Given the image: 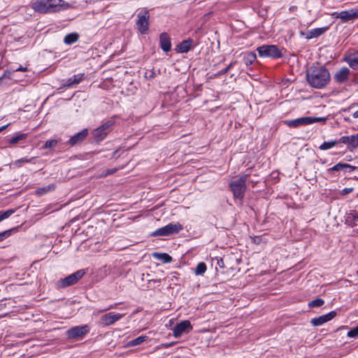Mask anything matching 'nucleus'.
Wrapping results in <instances>:
<instances>
[{
    "label": "nucleus",
    "mask_w": 358,
    "mask_h": 358,
    "mask_svg": "<svg viewBox=\"0 0 358 358\" xmlns=\"http://www.w3.org/2000/svg\"><path fill=\"white\" fill-rule=\"evenodd\" d=\"M306 78L311 87L322 89L330 81V73L324 66H313L307 71Z\"/></svg>",
    "instance_id": "1"
},
{
    "label": "nucleus",
    "mask_w": 358,
    "mask_h": 358,
    "mask_svg": "<svg viewBox=\"0 0 358 358\" xmlns=\"http://www.w3.org/2000/svg\"><path fill=\"white\" fill-rule=\"evenodd\" d=\"M248 177V174H243L238 176L236 180L230 182L229 187L234 198L240 200L243 199L247 189L246 181Z\"/></svg>",
    "instance_id": "2"
},
{
    "label": "nucleus",
    "mask_w": 358,
    "mask_h": 358,
    "mask_svg": "<svg viewBox=\"0 0 358 358\" xmlns=\"http://www.w3.org/2000/svg\"><path fill=\"white\" fill-rule=\"evenodd\" d=\"M327 120V117H301L294 120H285L284 123L289 127H298L301 125H308L315 122H325Z\"/></svg>",
    "instance_id": "3"
},
{
    "label": "nucleus",
    "mask_w": 358,
    "mask_h": 358,
    "mask_svg": "<svg viewBox=\"0 0 358 358\" xmlns=\"http://www.w3.org/2000/svg\"><path fill=\"white\" fill-rule=\"evenodd\" d=\"M259 57L280 58L282 56L281 50L275 45H263L257 48Z\"/></svg>",
    "instance_id": "4"
},
{
    "label": "nucleus",
    "mask_w": 358,
    "mask_h": 358,
    "mask_svg": "<svg viewBox=\"0 0 358 358\" xmlns=\"http://www.w3.org/2000/svg\"><path fill=\"white\" fill-rule=\"evenodd\" d=\"M85 273L86 272L85 269H80L68 275L67 277L59 280L57 283V287L62 289L75 285L80 279L84 276Z\"/></svg>",
    "instance_id": "5"
},
{
    "label": "nucleus",
    "mask_w": 358,
    "mask_h": 358,
    "mask_svg": "<svg viewBox=\"0 0 358 358\" xmlns=\"http://www.w3.org/2000/svg\"><path fill=\"white\" fill-rule=\"evenodd\" d=\"M182 229V225L179 222L169 223L153 232L156 236H168L179 233Z\"/></svg>",
    "instance_id": "6"
},
{
    "label": "nucleus",
    "mask_w": 358,
    "mask_h": 358,
    "mask_svg": "<svg viewBox=\"0 0 358 358\" xmlns=\"http://www.w3.org/2000/svg\"><path fill=\"white\" fill-rule=\"evenodd\" d=\"M113 124V122L109 120L94 129L92 132L94 138L98 141H101L104 139L109 132Z\"/></svg>",
    "instance_id": "7"
},
{
    "label": "nucleus",
    "mask_w": 358,
    "mask_h": 358,
    "mask_svg": "<svg viewBox=\"0 0 358 358\" xmlns=\"http://www.w3.org/2000/svg\"><path fill=\"white\" fill-rule=\"evenodd\" d=\"M90 331V327L85 324L81 326H76L69 329L66 335L67 337L70 339L82 338L84 335L88 333Z\"/></svg>",
    "instance_id": "8"
},
{
    "label": "nucleus",
    "mask_w": 358,
    "mask_h": 358,
    "mask_svg": "<svg viewBox=\"0 0 358 358\" xmlns=\"http://www.w3.org/2000/svg\"><path fill=\"white\" fill-rule=\"evenodd\" d=\"M192 330V326L189 320H183L177 324L173 329V336L179 338L183 334H187Z\"/></svg>",
    "instance_id": "9"
},
{
    "label": "nucleus",
    "mask_w": 358,
    "mask_h": 358,
    "mask_svg": "<svg viewBox=\"0 0 358 358\" xmlns=\"http://www.w3.org/2000/svg\"><path fill=\"white\" fill-rule=\"evenodd\" d=\"M333 15L336 18H340L343 22H347L358 18V9L335 12Z\"/></svg>",
    "instance_id": "10"
},
{
    "label": "nucleus",
    "mask_w": 358,
    "mask_h": 358,
    "mask_svg": "<svg viewBox=\"0 0 358 358\" xmlns=\"http://www.w3.org/2000/svg\"><path fill=\"white\" fill-rule=\"evenodd\" d=\"M149 17L150 15L148 11L140 12L138 14L136 24L141 34H145L148 29Z\"/></svg>",
    "instance_id": "11"
},
{
    "label": "nucleus",
    "mask_w": 358,
    "mask_h": 358,
    "mask_svg": "<svg viewBox=\"0 0 358 358\" xmlns=\"http://www.w3.org/2000/svg\"><path fill=\"white\" fill-rule=\"evenodd\" d=\"M49 13H55L66 10L70 8L68 3L64 0H48Z\"/></svg>",
    "instance_id": "12"
},
{
    "label": "nucleus",
    "mask_w": 358,
    "mask_h": 358,
    "mask_svg": "<svg viewBox=\"0 0 358 358\" xmlns=\"http://www.w3.org/2000/svg\"><path fill=\"white\" fill-rule=\"evenodd\" d=\"M339 142L347 145L350 150L356 149L358 147V133L351 136H343L339 138Z\"/></svg>",
    "instance_id": "13"
},
{
    "label": "nucleus",
    "mask_w": 358,
    "mask_h": 358,
    "mask_svg": "<svg viewBox=\"0 0 358 358\" xmlns=\"http://www.w3.org/2000/svg\"><path fill=\"white\" fill-rule=\"evenodd\" d=\"M124 316L123 314L109 313L105 314L101 317V324L104 326H109L120 320Z\"/></svg>",
    "instance_id": "14"
},
{
    "label": "nucleus",
    "mask_w": 358,
    "mask_h": 358,
    "mask_svg": "<svg viewBox=\"0 0 358 358\" xmlns=\"http://www.w3.org/2000/svg\"><path fill=\"white\" fill-rule=\"evenodd\" d=\"M30 6L36 12L40 13H49L48 0H36L31 2Z\"/></svg>",
    "instance_id": "15"
},
{
    "label": "nucleus",
    "mask_w": 358,
    "mask_h": 358,
    "mask_svg": "<svg viewBox=\"0 0 358 358\" xmlns=\"http://www.w3.org/2000/svg\"><path fill=\"white\" fill-rule=\"evenodd\" d=\"M336 315V311H331L326 315H323L320 317L312 319L310 322L313 326H320L324 323L331 320Z\"/></svg>",
    "instance_id": "16"
},
{
    "label": "nucleus",
    "mask_w": 358,
    "mask_h": 358,
    "mask_svg": "<svg viewBox=\"0 0 358 358\" xmlns=\"http://www.w3.org/2000/svg\"><path fill=\"white\" fill-rule=\"evenodd\" d=\"M349 75L350 69L347 67H343L334 74V79L338 83H343L348 80Z\"/></svg>",
    "instance_id": "17"
},
{
    "label": "nucleus",
    "mask_w": 358,
    "mask_h": 358,
    "mask_svg": "<svg viewBox=\"0 0 358 358\" xmlns=\"http://www.w3.org/2000/svg\"><path fill=\"white\" fill-rule=\"evenodd\" d=\"M160 47L166 52L171 49V43L169 36L166 33H162L159 37Z\"/></svg>",
    "instance_id": "18"
},
{
    "label": "nucleus",
    "mask_w": 358,
    "mask_h": 358,
    "mask_svg": "<svg viewBox=\"0 0 358 358\" xmlns=\"http://www.w3.org/2000/svg\"><path fill=\"white\" fill-rule=\"evenodd\" d=\"M87 134H88V130L87 129H85L82 130L81 131L77 133L74 136H73L69 140V143L71 145H74L77 144L78 143L83 141L85 138V137L87 136Z\"/></svg>",
    "instance_id": "19"
},
{
    "label": "nucleus",
    "mask_w": 358,
    "mask_h": 358,
    "mask_svg": "<svg viewBox=\"0 0 358 358\" xmlns=\"http://www.w3.org/2000/svg\"><path fill=\"white\" fill-rule=\"evenodd\" d=\"M328 29H329L328 27L313 29L307 32L306 38L311 39L313 38H317V37L322 35L324 32H326Z\"/></svg>",
    "instance_id": "20"
},
{
    "label": "nucleus",
    "mask_w": 358,
    "mask_h": 358,
    "mask_svg": "<svg viewBox=\"0 0 358 358\" xmlns=\"http://www.w3.org/2000/svg\"><path fill=\"white\" fill-rule=\"evenodd\" d=\"M345 61L352 69L358 70V51L347 56Z\"/></svg>",
    "instance_id": "21"
},
{
    "label": "nucleus",
    "mask_w": 358,
    "mask_h": 358,
    "mask_svg": "<svg viewBox=\"0 0 358 358\" xmlns=\"http://www.w3.org/2000/svg\"><path fill=\"white\" fill-rule=\"evenodd\" d=\"M345 223L349 226L354 227L358 225V211H351L345 216Z\"/></svg>",
    "instance_id": "22"
},
{
    "label": "nucleus",
    "mask_w": 358,
    "mask_h": 358,
    "mask_svg": "<svg viewBox=\"0 0 358 358\" xmlns=\"http://www.w3.org/2000/svg\"><path fill=\"white\" fill-rule=\"evenodd\" d=\"M349 169L350 171H354L355 167L346 164V163H338L331 168L327 169L328 173H331L332 171H346V169Z\"/></svg>",
    "instance_id": "23"
},
{
    "label": "nucleus",
    "mask_w": 358,
    "mask_h": 358,
    "mask_svg": "<svg viewBox=\"0 0 358 358\" xmlns=\"http://www.w3.org/2000/svg\"><path fill=\"white\" fill-rule=\"evenodd\" d=\"M83 76V73L74 75L67 80V83L65 85V86L69 87L79 84L82 81Z\"/></svg>",
    "instance_id": "24"
},
{
    "label": "nucleus",
    "mask_w": 358,
    "mask_h": 358,
    "mask_svg": "<svg viewBox=\"0 0 358 358\" xmlns=\"http://www.w3.org/2000/svg\"><path fill=\"white\" fill-rule=\"evenodd\" d=\"M152 256L162 263L166 264L172 262V257L166 253L154 252Z\"/></svg>",
    "instance_id": "25"
},
{
    "label": "nucleus",
    "mask_w": 358,
    "mask_h": 358,
    "mask_svg": "<svg viewBox=\"0 0 358 358\" xmlns=\"http://www.w3.org/2000/svg\"><path fill=\"white\" fill-rule=\"evenodd\" d=\"M148 338V337L146 336H141L136 338H134V339L127 342L126 344V347L130 348V347L139 345L142 344L143 342H145V341H147Z\"/></svg>",
    "instance_id": "26"
},
{
    "label": "nucleus",
    "mask_w": 358,
    "mask_h": 358,
    "mask_svg": "<svg viewBox=\"0 0 358 358\" xmlns=\"http://www.w3.org/2000/svg\"><path fill=\"white\" fill-rule=\"evenodd\" d=\"M192 41H184L177 46V51L179 52H187L191 48Z\"/></svg>",
    "instance_id": "27"
},
{
    "label": "nucleus",
    "mask_w": 358,
    "mask_h": 358,
    "mask_svg": "<svg viewBox=\"0 0 358 358\" xmlns=\"http://www.w3.org/2000/svg\"><path fill=\"white\" fill-rule=\"evenodd\" d=\"M55 189V185L54 184H50L47 186L38 188L36 190V193L37 195L41 196L43 195L48 192H50L51 191H53Z\"/></svg>",
    "instance_id": "28"
},
{
    "label": "nucleus",
    "mask_w": 358,
    "mask_h": 358,
    "mask_svg": "<svg viewBox=\"0 0 358 358\" xmlns=\"http://www.w3.org/2000/svg\"><path fill=\"white\" fill-rule=\"evenodd\" d=\"M338 143H341V142H339V139L338 141H325L321 144L319 148L322 150H327L332 148Z\"/></svg>",
    "instance_id": "29"
},
{
    "label": "nucleus",
    "mask_w": 358,
    "mask_h": 358,
    "mask_svg": "<svg viewBox=\"0 0 358 358\" xmlns=\"http://www.w3.org/2000/svg\"><path fill=\"white\" fill-rule=\"evenodd\" d=\"M78 39V35L76 33L67 34L64 39V42L67 45H71L76 43Z\"/></svg>",
    "instance_id": "30"
},
{
    "label": "nucleus",
    "mask_w": 358,
    "mask_h": 358,
    "mask_svg": "<svg viewBox=\"0 0 358 358\" xmlns=\"http://www.w3.org/2000/svg\"><path fill=\"white\" fill-rule=\"evenodd\" d=\"M256 54L255 52H250L245 55L244 56V62L247 66L251 65L256 59Z\"/></svg>",
    "instance_id": "31"
},
{
    "label": "nucleus",
    "mask_w": 358,
    "mask_h": 358,
    "mask_svg": "<svg viewBox=\"0 0 358 358\" xmlns=\"http://www.w3.org/2000/svg\"><path fill=\"white\" fill-rule=\"evenodd\" d=\"M206 265L204 262H200L194 268V273L196 275H203L206 271Z\"/></svg>",
    "instance_id": "32"
},
{
    "label": "nucleus",
    "mask_w": 358,
    "mask_h": 358,
    "mask_svg": "<svg viewBox=\"0 0 358 358\" xmlns=\"http://www.w3.org/2000/svg\"><path fill=\"white\" fill-rule=\"evenodd\" d=\"M36 157H31V158H29V157H23V158H21V159H19L17 160H16L15 162H14V165L20 167L21 166V163H31V164H35V160Z\"/></svg>",
    "instance_id": "33"
},
{
    "label": "nucleus",
    "mask_w": 358,
    "mask_h": 358,
    "mask_svg": "<svg viewBox=\"0 0 358 358\" xmlns=\"http://www.w3.org/2000/svg\"><path fill=\"white\" fill-rule=\"evenodd\" d=\"M15 212V209H8L6 211H0V222L8 218Z\"/></svg>",
    "instance_id": "34"
},
{
    "label": "nucleus",
    "mask_w": 358,
    "mask_h": 358,
    "mask_svg": "<svg viewBox=\"0 0 358 358\" xmlns=\"http://www.w3.org/2000/svg\"><path fill=\"white\" fill-rule=\"evenodd\" d=\"M324 303V301L322 299H316L315 300H313L311 301H310L308 303V307L312 308H315V307H320L322 306H323Z\"/></svg>",
    "instance_id": "35"
},
{
    "label": "nucleus",
    "mask_w": 358,
    "mask_h": 358,
    "mask_svg": "<svg viewBox=\"0 0 358 358\" xmlns=\"http://www.w3.org/2000/svg\"><path fill=\"white\" fill-rule=\"evenodd\" d=\"M27 134H18L16 136L11 138L9 140V143L10 144H15V143H18L19 141L25 139L27 138Z\"/></svg>",
    "instance_id": "36"
},
{
    "label": "nucleus",
    "mask_w": 358,
    "mask_h": 358,
    "mask_svg": "<svg viewBox=\"0 0 358 358\" xmlns=\"http://www.w3.org/2000/svg\"><path fill=\"white\" fill-rule=\"evenodd\" d=\"M15 229H8L2 232H0V242L9 237L12 232L15 231Z\"/></svg>",
    "instance_id": "37"
},
{
    "label": "nucleus",
    "mask_w": 358,
    "mask_h": 358,
    "mask_svg": "<svg viewBox=\"0 0 358 358\" xmlns=\"http://www.w3.org/2000/svg\"><path fill=\"white\" fill-rule=\"evenodd\" d=\"M347 336L350 338H356L358 336V326L351 329L348 333Z\"/></svg>",
    "instance_id": "38"
},
{
    "label": "nucleus",
    "mask_w": 358,
    "mask_h": 358,
    "mask_svg": "<svg viewBox=\"0 0 358 358\" xmlns=\"http://www.w3.org/2000/svg\"><path fill=\"white\" fill-rule=\"evenodd\" d=\"M57 144V141L56 140H49L47 141L44 145L45 148H50L55 146Z\"/></svg>",
    "instance_id": "39"
},
{
    "label": "nucleus",
    "mask_w": 358,
    "mask_h": 358,
    "mask_svg": "<svg viewBox=\"0 0 358 358\" xmlns=\"http://www.w3.org/2000/svg\"><path fill=\"white\" fill-rule=\"evenodd\" d=\"M236 63V62H231L225 69L222 70L219 74H225L227 73L228 71L234 66V64Z\"/></svg>",
    "instance_id": "40"
},
{
    "label": "nucleus",
    "mask_w": 358,
    "mask_h": 358,
    "mask_svg": "<svg viewBox=\"0 0 358 358\" xmlns=\"http://www.w3.org/2000/svg\"><path fill=\"white\" fill-rule=\"evenodd\" d=\"M353 190V188L350 187V188H344L343 190H342V194L345 195V194H348L350 192H352Z\"/></svg>",
    "instance_id": "41"
},
{
    "label": "nucleus",
    "mask_w": 358,
    "mask_h": 358,
    "mask_svg": "<svg viewBox=\"0 0 358 358\" xmlns=\"http://www.w3.org/2000/svg\"><path fill=\"white\" fill-rule=\"evenodd\" d=\"M15 71H27V69L26 67H22V66H20L18 68H17Z\"/></svg>",
    "instance_id": "42"
},
{
    "label": "nucleus",
    "mask_w": 358,
    "mask_h": 358,
    "mask_svg": "<svg viewBox=\"0 0 358 358\" xmlns=\"http://www.w3.org/2000/svg\"><path fill=\"white\" fill-rule=\"evenodd\" d=\"M115 307H116V304L115 305H111L110 306H109L108 308H106L103 311L108 310H110V309H112V308H115Z\"/></svg>",
    "instance_id": "43"
},
{
    "label": "nucleus",
    "mask_w": 358,
    "mask_h": 358,
    "mask_svg": "<svg viewBox=\"0 0 358 358\" xmlns=\"http://www.w3.org/2000/svg\"><path fill=\"white\" fill-rule=\"evenodd\" d=\"M352 117L354 118H358V110H356L355 113H353Z\"/></svg>",
    "instance_id": "44"
},
{
    "label": "nucleus",
    "mask_w": 358,
    "mask_h": 358,
    "mask_svg": "<svg viewBox=\"0 0 358 358\" xmlns=\"http://www.w3.org/2000/svg\"><path fill=\"white\" fill-rule=\"evenodd\" d=\"M115 169L108 170V171H107V173H106V175L112 174V173H115Z\"/></svg>",
    "instance_id": "45"
},
{
    "label": "nucleus",
    "mask_w": 358,
    "mask_h": 358,
    "mask_svg": "<svg viewBox=\"0 0 358 358\" xmlns=\"http://www.w3.org/2000/svg\"><path fill=\"white\" fill-rule=\"evenodd\" d=\"M8 125L9 124H7V125H4V126L0 127V132L2 131L3 130H4L6 128H7Z\"/></svg>",
    "instance_id": "46"
},
{
    "label": "nucleus",
    "mask_w": 358,
    "mask_h": 358,
    "mask_svg": "<svg viewBox=\"0 0 358 358\" xmlns=\"http://www.w3.org/2000/svg\"><path fill=\"white\" fill-rule=\"evenodd\" d=\"M59 243H61V241H59V243H55V244L58 245Z\"/></svg>",
    "instance_id": "47"
},
{
    "label": "nucleus",
    "mask_w": 358,
    "mask_h": 358,
    "mask_svg": "<svg viewBox=\"0 0 358 358\" xmlns=\"http://www.w3.org/2000/svg\"><path fill=\"white\" fill-rule=\"evenodd\" d=\"M357 83H358V78H357Z\"/></svg>",
    "instance_id": "48"
}]
</instances>
